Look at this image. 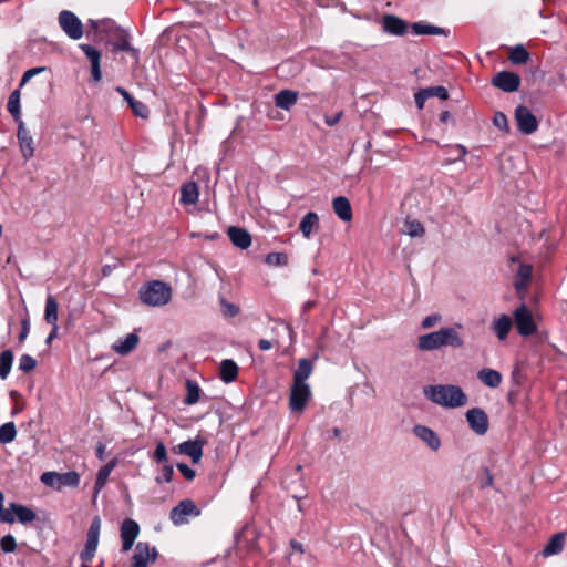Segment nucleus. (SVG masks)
I'll return each mask as SVG.
<instances>
[{
	"instance_id": "f257e3e1",
	"label": "nucleus",
	"mask_w": 567,
	"mask_h": 567,
	"mask_svg": "<svg viewBox=\"0 0 567 567\" xmlns=\"http://www.w3.org/2000/svg\"><path fill=\"white\" fill-rule=\"evenodd\" d=\"M462 328L461 323H456L453 327H444L437 331L420 336L417 348L421 351H434L443 347L463 348L464 340L460 334Z\"/></svg>"
},
{
	"instance_id": "f03ea898",
	"label": "nucleus",
	"mask_w": 567,
	"mask_h": 567,
	"mask_svg": "<svg viewBox=\"0 0 567 567\" xmlns=\"http://www.w3.org/2000/svg\"><path fill=\"white\" fill-rule=\"evenodd\" d=\"M423 393L431 402L443 408L456 409L467 403V395L454 384L426 385Z\"/></svg>"
},
{
	"instance_id": "7ed1b4c3",
	"label": "nucleus",
	"mask_w": 567,
	"mask_h": 567,
	"mask_svg": "<svg viewBox=\"0 0 567 567\" xmlns=\"http://www.w3.org/2000/svg\"><path fill=\"white\" fill-rule=\"evenodd\" d=\"M138 297L142 303L150 307H162L169 302L172 298V288L161 280H152L144 284L138 290Z\"/></svg>"
},
{
	"instance_id": "20e7f679",
	"label": "nucleus",
	"mask_w": 567,
	"mask_h": 567,
	"mask_svg": "<svg viewBox=\"0 0 567 567\" xmlns=\"http://www.w3.org/2000/svg\"><path fill=\"white\" fill-rule=\"evenodd\" d=\"M40 481L45 486L52 487L55 491H61L63 487H78L81 481V476L75 471H70L65 473L50 471L44 472L40 476Z\"/></svg>"
},
{
	"instance_id": "39448f33",
	"label": "nucleus",
	"mask_w": 567,
	"mask_h": 567,
	"mask_svg": "<svg viewBox=\"0 0 567 567\" xmlns=\"http://www.w3.org/2000/svg\"><path fill=\"white\" fill-rule=\"evenodd\" d=\"M513 318L517 332L522 337H529L537 331V324L533 318V313L525 305L515 309Z\"/></svg>"
},
{
	"instance_id": "423d86ee",
	"label": "nucleus",
	"mask_w": 567,
	"mask_h": 567,
	"mask_svg": "<svg viewBox=\"0 0 567 567\" xmlns=\"http://www.w3.org/2000/svg\"><path fill=\"white\" fill-rule=\"evenodd\" d=\"M59 25L63 32L72 40H79L83 35V24L81 20L69 10H62L58 17Z\"/></svg>"
},
{
	"instance_id": "0eeeda50",
	"label": "nucleus",
	"mask_w": 567,
	"mask_h": 567,
	"mask_svg": "<svg viewBox=\"0 0 567 567\" xmlns=\"http://www.w3.org/2000/svg\"><path fill=\"white\" fill-rule=\"evenodd\" d=\"M311 396V390L308 383L293 382L289 394V408L291 412L301 413L307 406Z\"/></svg>"
},
{
	"instance_id": "6e6552de",
	"label": "nucleus",
	"mask_w": 567,
	"mask_h": 567,
	"mask_svg": "<svg viewBox=\"0 0 567 567\" xmlns=\"http://www.w3.org/2000/svg\"><path fill=\"white\" fill-rule=\"evenodd\" d=\"M100 529L101 519L99 516H95L87 530L85 547L80 555V558L84 564L91 563L95 555L99 545Z\"/></svg>"
},
{
	"instance_id": "1a4fd4ad",
	"label": "nucleus",
	"mask_w": 567,
	"mask_h": 567,
	"mask_svg": "<svg viewBox=\"0 0 567 567\" xmlns=\"http://www.w3.org/2000/svg\"><path fill=\"white\" fill-rule=\"evenodd\" d=\"M514 116L518 131L522 134L530 135L538 130V120L527 106L518 105L515 109Z\"/></svg>"
},
{
	"instance_id": "9d476101",
	"label": "nucleus",
	"mask_w": 567,
	"mask_h": 567,
	"mask_svg": "<svg viewBox=\"0 0 567 567\" xmlns=\"http://www.w3.org/2000/svg\"><path fill=\"white\" fill-rule=\"evenodd\" d=\"M200 512L193 501L183 499L171 509L169 518L174 525L179 526L187 523V516H198Z\"/></svg>"
},
{
	"instance_id": "9b49d317",
	"label": "nucleus",
	"mask_w": 567,
	"mask_h": 567,
	"mask_svg": "<svg viewBox=\"0 0 567 567\" xmlns=\"http://www.w3.org/2000/svg\"><path fill=\"white\" fill-rule=\"evenodd\" d=\"M157 550L155 547H150L147 543L140 542L135 546L130 567H148L157 558Z\"/></svg>"
},
{
	"instance_id": "f8f14e48",
	"label": "nucleus",
	"mask_w": 567,
	"mask_h": 567,
	"mask_svg": "<svg viewBox=\"0 0 567 567\" xmlns=\"http://www.w3.org/2000/svg\"><path fill=\"white\" fill-rule=\"evenodd\" d=\"M470 429L477 435H484L488 431L489 421L486 412L481 408H472L465 414Z\"/></svg>"
},
{
	"instance_id": "ddd939ff",
	"label": "nucleus",
	"mask_w": 567,
	"mask_h": 567,
	"mask_svg": "<svg viewBox=\"0 0 567 567\" xmlns=\"http://www.w3.org/2000/svg\"><path fill=\"white\" fill-rule=\"evenodd\" d=\"M492 84L504 92L511 93L518 90L520 78L516 73L502 71L493 76Z\"/></svg>"
},
{
	"instance_id": "4468645a",
	"label": "nucleus",
	"mask_w": 567,
	"mask_h": 567,
	"mask_svg": "<svg viewBox=\"0 0 567 567\" xmlns=\"http://www.w3.org/2000/svg\"><path fill=\"white\" fill-rule=\"evenodd\" d=\"M140 533L138 524L131 519L126 518L123 520L121 525V539H122V550L128 551L132 549L134 542Z\"/></svg>"
},
{
	"instance_id": "2eb2a0df",
	"label": "nucleus",
	"mask_w": 567,
	"mask_h": 567,
	"mask_svg": "<svg viewBox=\"0 0 567 567\" xmlns=\"http://www.w3.org/2000/svg\"><path fill=\"white\" fill-rule=\"evenodd\" d=\"M17 137L22 157L24 161H29L34 155V142L23 121L18 124Z\"/></svg>"
},
{
	"instance_id": "dca6fc26",
	"label": "nucleus",
	"mask_w": 567,
	"mask_h": 567,
	"mask_svg": "<svg viewBox=\"0 0 567 567\" xmlns=\"http://www.w3.org/2000/svg\"><path fill=\"white\" fill-rule=\"evenodd\" d=\"M80 49L84 52L91 63V76L94 82H100L102 79L101 72V52L90 44L82 43Z\"/></svg>"
},
{
	"instance_id": "f3484780",
	"label": "nucleus",
	"mask_w": 567,
	"mask_h": 567,
	"mask_svg": "<svg viewBox=\"0 0 567 567\" xmlns=\"http://www.w3.org/2000/svg\"><path fill=\"white\" fill-rule=\"evenodd\" d=\"M413 434L426 444L432 451H437L441 447V439L436 432L425 425H415Z\"/></svg>"
},
{
	"instance_id": "a211bd4d",
	"label": "nucleus",
	"mask_w": 567,
	"mask_h": 567,
	"mask_svg": "<svg viewBox=\"0 0 567 567\" xmlns=\"http://www.w3.org/2000/svg\"><path fill=\"white\" fill-rule=\"evenodd\" d=\"M205 442L203 440L196 439V440H188L181 444H178V452L181 454L187 455L190 457L192 462L194 464H197L200 462L203 456V446Z\"/></svg>"
},
{
	"instance_id": "6ab92c4d",
	"label": "nucleus",
	"mask_w": 567,
	"mask_h": 567,
	"mask_svg": "<svg viewBox=\"0 0 567 567\" xmlns=\"http://www.w3.org/2000/svg\"><path fill=\"white\" fill-rule=\"evenodd\" d=\"M532 274H533V267L527 264H522L517 270V274L515 276L514 280V287L517 291V293L524 298L528 285L532 280Z\"/></svg>"
},
{
	"instance_id": "aec40b11",
	"label": "nucleus",
	"mask_w": 567,
	"mask_h": 567,
	"mask_svg": "<svg viewBox=\"0 0 567 567\" xmlns=\"http://www.w3.org/2000/svg\"><path fill=\"white\" fill-rule=\"evenodd\" d=\"M382 27L386 33L392 35H403L408 30V24L404 20L396 16L386 14L382 19Z\"/></svg>"
},
{
	"instance_id": "412c9836",
	"label": "nucleus",
	"mask_w": 567,
	"mask_h": 567,
	"mask_svg": "<svg viewBox=\"0 0 567 567\" xmlns=\"http://www.w3.org/2000/svg\"><path fill=\"white\" fill-rule=\"evenodd\" d=\"M140 338L136 333H128L112 344V350L121 355L131 353L138 344Z\"/></svg>"
},
{
	"instance_id": "4be33fe9",
	"label": "nucleus",
	"mask_w": 567,
	"mask_h": 567,
	"mask_svg": "<svg viewBox=\"0 0 567 567\" xmlns=\"http://www.w3.org/2000/svg\"><path fill=\"white\" fill-rule=\"evenodd\" d=\"M228 237L233 245L240 249H247L251 245L250 234L240 227L230 226L227 230Z\"/></svg>"
},
{
	"instance_id": "5701e85b",
	"label": "nucleus",
	"mask_w": 567,
	"mask_h": 567,
	"mask_svg": "<svg viewBox=\"0 0 567 567\" xmlns=\"http://www.w3.org/2000/svg\"><path fill=\"white\" fill-rule=\"evenodd\" d=\"M116 464H117L116 458H113L107 464H105L104 466H102L99 470V472L96 474L95 484H94V493H93L94 499L97 497L100 491L105 486V484L109 480V476L112 473V471L114 470V467L116 466Z\"/></svg>"
},
{
	"instance_id": "b1692460",
	"label": "nucleus",
	"mask_w": 567,
	"mask_h": 567,
	"mask_svg": "<svg viewBox=\"0 0 567 567\" xmlns=\"http://www.w3.org/2000/svg\"><path fill=\"white\" fill-rule=\"evenodd\" d=\"M512 327L513 320L507 315L499 316L492 323V330L501 341L507 338Z\"/></svg>"
},
{
	"instance_id": "393cba45",
	"label": "nucleus",
	"mask_w": 567,
	"mask_h": 567,
	"mask_svg": "<svg viewBox=\"0 0 567 567\" xmlns=\"http://www.w3.org/2000/svg\"><path fill=\"white\" fill-rule=\"evenodd\" d=\"M298 100V92L292 90H281L275 95V104L281 110L289 111Z\"/></svg>"
},
{
	"instance_id": "a878e982",
	"label": "nucleus",
	"mask_w": 567,
	"mask_h": 567,
	"mask_svg": "<svg viewBox=\"0 0 567 567\" xmlns=\"http://www.w3.org/2000/svg\"><path fill=\"white\" fill-rule=\"evenodd\" d=\"M334 214L342 221H350L352 219V208L350 202L344 196L336 197L332 202Z\"/></svg>"
},
{
	"instance_id": "bb28decb",
	"label": "nucleus",
	"mask_w": 567,
	"mask_h": 567,
	"mask_svg": "<svg viewBox=\"0 0 567 567\" xmlns=\"http://www.w3.org/2000/svg\"><path fill=\"white\" fill-rule=\"evenodd\" d=\"M318 228H319V217L313 212L307 213L302 217V219L299 224V229H300L302 236L307 239H309L311 237V235L313 234V231H316Z\"/></svg>"
},
{
	"instance_id": "cd10ccee",
	"label": "nucleus",
	"mask_w": 567,
	"mask_h": 567,
	"mask_svg": "<svg viewBox=\"0 0 567 567\" xmlns=\"http://www.w3.org/2000/svg\"><path fill=\"white\" fill-rule=\"evenodd\" d=\"M565 546V534L564 533H557L553 535L546 546L544 547L542 555L544 557H550L554 555H558L563 551Z\"/></svg>"
},
{
	"instance_id": "c85d7f7f",
	"label": "nucleus",
	"mask_w": 567,
	"mask_h": 567,
	"mask_svg": "<svg viewBox=\"0 0 567 567\" xmlns=\"http://www.w3.org/2000/svg\"><path fill=\"white\" fill-rule=\"evenodd\" d=\"M477 378L483 384L492 389L498 388L503 380V377L498 371L489 368L480 370Z\"/></svg>"
},
{
	"instance_id": "c756f323",
	"label": "nucleus",
	"mask_w": 567,
	"mask_h": 567,
	"mask_svg": "<svg viewBox=\"0 0 567 567\" xmlns=\"http://www.w3.org/2000/svg\"><path fill=\"white\" fill-rule=\"evenodd\" d=\"M199 197V189L195 182L184 183L181 187V203L185 205H194Z\"/></svg>"
},
{
	"instance_id": "7c9ffc66",
	"label": "nucleus",
	"mask_w": 567,
	"mask_h": 567,
	"mask_svg": "<svg viewBox=\"0 0 567 567\" xmlns=\"http://www.w3.org/2000/svg\"><path fill=\"white\" fill-rule=\"evenodd\" d=\"M313 370V362L309 359H300L298 368L293 372V382L307 383V379L311 375Z\"/></svg>"
},
{
	"instance_id": "2f4dec72",
	"label": "nucleus",
	"mask_w": 567,
	"mask_h": 567,
	"mask_svg": "<svg viewBox=\"0 0 567 567\" xmlns=\"http://www.w3.org/2000/svg\"><path fill=\"white\" fill-rule=\"evenodd\" d=\"M10 507L14 513V519L17 518L18 522L21 524L31 523L37 518L35 513L24 505L10 503Z\"/></svg>"
},
{
	"instance_id": "473e14b6",
	"label": "nucleus",
	"mask_w": 567,
	"mask_h": 567,
	"mask_svg": "<svg viewBox=\"0 0 567 567\" xmlns=\"http://www.w3.org/2000/svg\"><path fill=\"white\" fill-rule=\"evenodd\" d=\"M89 24L95 31H101L107 35H115L120 31V27L112 19L89 20Z\"/></svg>"
},
{
	"instance_id": "72a5a7b5",
	"label": "nucleus",
	"mask_w": 567,
	"mask_h": 567,
	"mask_svg": "<svg viewBox=\"0 0 567 567\" xmlns=\"http://www.w3.org/2000/svg\"><path fill=\"white\" fill-rule=\"evenodd\" d=\"M238 375V365L235 361L226 359L220 363V378L224 382L230 383Z\"/></svg>"
},
{
	"instance_id": "f704fd0d",
	"label": "nucleus",
	"mask_w": 567,
	"mask_h": 567,
	"mask_svg": "<svg viewBox=\"0 0 567 567\" xmlns=\"http://www.w3.org/2000/svg\"><path fill=\"white\" fill-rule=\"evenodd\" d=\"M20 89L14 90L13 92H11L7 104L8 112L12 115L17 124H19L20 121H22L20 110Z\"/></svg>"
},
{
	"instance_id": "c9c22d12",
	"label": "nucleus",
	"mask_w": 567,
	"mask_h": 567,
	"mask_svg": "<svg viewBox=\"0 0 567 567\" xmlns=\"http://www.w3.org/2000/svg\"><path fill=\"white\" fill-rule=\"evenodd\" d=\"M113 37L115 38L113 42V48L115 51H125L137 54V50L131 45L127 34L123 29H120V31Z\"/></svg>"
},
{
	"instance_id": "e433bc0d",
	"label": "nucleus",
	"mask_w": 567,
	"mask_h": 567,
	"mask_svg": "<svg viewBox=\"0 0 567 567\" xmlns=\"http://www.w3.org/2000/svg\"><path fill=\"white\" fill-rule=\"evenodd\" d=\"M411 28H412L413 33L416 34V35H425V34H429V35H441V34H445V30L443 28L431 25V24H425L423 22H414V23H412Z\"/></svg>"
},
{
	"instance_id": "4c0bfd02",
	"label": "nucleus",
	"mask_w": 567,
	"mask_h": 567,
	"mask_svg": "<svg viewBox=\"0 0 567 567\" xmlns=\"http://www.w3.org/2000/svg\"><path fill=\"white\" fill-rule=\"evenodd\" d=\"M58 309L59 305L55 298L49 295L45 299L44 320L49 324L58 323Z\"/></svg>"
},
{
	"instance_id": "58836bf2",
	"label": "nucleus",
	"mask_w": 567,
	"mask_h": 567,
	"mask_svg": "<svg viewBox=\"0 0 567 567\" xmlns=\"http://www.w3.org/2000/svg\"><path fill=\"white\" fill-rule=\"evenodd\" d=\"M13 363V352L4 350L0 353V379L6 380L11 371Z\"/></svg>"
},
{
	"instance_id": "ea45409f",
	"label": "nucleus",
	"mask_w": 567,
	"mask_h": 567,
	"mask_svg": "<svg viewBox=\"0 0 567 567\" xmlns=\"http://www.w3.org/2000/svg\"><path fill=\"white\" fill-rule=\"evenodd\" d=\"M508 59L513 64H525L529 60V53L523 45L518 44L509 51Z\"/></svg>"
},
{
	"instance_id": "a19ab883",
	"label": "nucleus",
	"mask_w": 567,
	"mask_h": 567,
	"mask_svg": "<svg viewBox=\"0 0 567 567\" xmlns=\"http://www.w3.org/2000/svg\"><path fill=\"white\" fill-rule=\"evenodd\" d=\"M403 233L410 237H422L425 234L423 225L416 219H406L404 221Z\"/></svg>"
},
{
	"instance_id": "79ce46f5",
	"label": "nucleus",
	"mask_w": 567,
	"mask_h": 567,
	"mask_svg": "<svg viewBox=\"0 0 567 567\" xmlns=\"http://www.w3.org/2000/svg\"><path fill=\"white\" fill-rule=\"evenodd\" d=\"M187 395L184 402L188 405H193L199 401L200 388L194 381L187 380L186 382Z\"/></svg>"
},
{
	"instance_id": "37998d69",
	"label": "nucleus",
	"mask_w": 567,
	"mask_h": 567,
	"mask_svg": "<svg viewBox=\"0 0 567 567\" xmlns=\"http://www.w3.org/2000/svg\"><path fill=\"white\" fill-rule=\"evenodd\" d=\"M17 435L16 425L13 422L4 423L0 426V443H11Z\"/></svg>"
},
{
	"instance_id": "c03bdc74",
	"label": "nucleus",
	"mask_w": 567,
	"mask_h": 567,
	"mask_svg": "<svg viewBox=\"0 0 567 567\" xmlns=\"http://www.w3.org/2000/svg\"><path fill=\"white\" fill-rule=\"evenodd\" d=\"M220 311L226 318H234L239 315L240 309L237 305L227 301L224 297L219 298Z\"/></svg>"
},
{
	"instance_id": "a18cd8bd",
	"label": "nucleus",
	"mask_w": 567,
	"mask_h": 567,
	"mask_svg": "<svg viewBox=\"0 0 567 567\" xmlns=\"http://www.w3.org/2000/svg\"><path fill=\"white\" fill-rule=\"evenodd\" d=\"M265 261L272 267L286 266L288 264V256L284 252H270L266 256Z\"/></svg>"
},
{
	"instance_id": "49530a36",
	"label": "nucleus",
	"mask_w": 567,
	"mask_h": 567,
	"mask_svg": "<svg viewBox=\"0 0 567 567\" xmlns=\"http://www.w3.org/2000/svg\"><path fill=\"white\" fill-rule=\"evenodd\" d=\"M37 367V360L29 355L22 354L19 359V370L23 372H30Z\"/></svg>"
},
{
	"instance_id": "de8ad7c7",
	"label": "nucleus",
	"mask_w": 567,
	"mask_h": 567,
	"mask_svg": "<svg viewBox=\"0 0 567 567\" xmlns=\"http://www.w3.org/2000/svg\"><path fill=\"white\" fill-rule=\"evenodd\" d=\"M128 105L136 116L142 118H146L148 116V109L143 102L134 99V101H132Z\"/></svg>"
},
{
	"instance_id": "09e8293b",
	"label": "nucleus",
	"mask_w": 567,
	"mask_h": 567,
	"mask_svg": "<svg viewBox=\"0 0 567 567\" xmlns=\"http://www.w3.org/2000/svg\"><path fill=\"white\" fill-rule=\"evenodd\" d=\"M0 547L4 553H12L16 550L17 543L12 535H6L0 540Z\"/></svg>"
},
{
	"instance_id": "8fccbe9b",
	"label": "nucleus",
	"mask_w": 567,
	"mask_h": 567,
	"mask_svg": "<svg viewBox=\"0 0 567 567\" xmlns=\"http://www.w3.org/2000/svg\"><path fill=\"white\" fill-rule=\"evenodd\" d=\"M493 123L501 131L508 132V121L504 113L496 112L493 117Z\"/></svg>"
},
{
	"instance_id": "3c124183",
	"label": "nucleus",
	"mask_w": 567,
	"mask_h": 567,
	"mask_svg": "<svg viewBox=\"0 0 567 567\" xmlns=\"http://www.w3.org/2000/svg\"><path fill=\"white\" fill-rule=\"evenodd\" d=\"M43 71H45L44 66L32 68L27 70L21 78L20 87L25 85L34 75L40 74Z\"/></svg>"
},
{
	"instance_id": "603ef678",
	"label": "nucleus",
	"mask_w": 567,
	"mask_h": 567,
	"mask_svg": "<svg viewBox=\"0 0 567 567\" xmlns=\"http://www.w3.org/2000/svg\"><path fill=\"white\" fill-rule=\"evenodd\" d=\"M174 475V468L172 465H164L162 468V475L155 478L156 483L171 482Z\"/></svg>"
},
{
	"instance_id": "864d4df0",
	"label": "nucleus",
	"mask_w": 567,
	"mask_h": 567,
	"mask_svg": "<svg viewBox=\"0 0 567 567\" xmlns=\"http://www.w3.org/2000/svg\"><path fill=\"white\" fill-rule=\"evenodd\" d=\"M154 460L157 463L165 462L167 460V452L166 447L163 442H158L156 444L155 451H154Z\"/></svg>"
},
{
	"instance_id": "5fc2aeb1",
	"label": "nucleus",
	"mask_w": 567,
	"mask_h": 567,
	"mask_svg": "<svg viewBox=\"0 0 567 567\" xmlns=\"http://www.w3.org/2000/svg\"><path fill=\"white\" fill-rule=\"evenodd\" d=\"M429 97H431V91H429V89L419 91L414 96L417 109L422 110Z\"/></svg>"
},
{
	"instance_id": "6e6d98bb",
	"label": "nucleus",
	"mask_w": 567,
	"mask_h": 567,
	"mask_svg": "<svg viewBox=\"0 0 567 567\" xmlns=\"http://www.w3.org/2000/svg\"><path fill=\"white\" fill-rule=\"evenodd\" d=\"M177 468L187 481H192L196 476L195 470L190 468L187 464L178 463Z\"/></svg>"
},
{
	"instance_id": "4d7b16f0",
	"label": "nucleus",
	"mask_w": 567,
	"mask_h": 567,
	"mask_svg": "<svg viewBox=\"0 0 567 567\" xmlns=\"http://www.w3.org/2000/svg\"><path fill=\"white\" fill-rule=\"evenodd\" d=\"M0 520L3 523L12 524L14 523V513L11 507L0 509Z\"/></svg>"
},
{
	"instance_id": "13d9d810",
	"label": "nucleus",
	"mask_w": 567,
	"mask_h": 567,
	"mask_svg": "<svg viewBox=\"0 0 567 567\" xmlns=\"http://www.w3.org/2000/svg\"><path fill=\"white\" fill-rule=\"evenodd\" d=\"M441 320L440 315H430L422 320V328L430 329Z\"/></svg>"
},
{
	"instance_id": "bf43d9fd",
	"label": "nucleus",
	"mask_w": 567,
	"mask_h": 567,
	"mask_svg": "<svg viewBox=\"0 0 567 567\" xmlns=\"http://www.w3.org/2000/svg\"><path fill=\"white\" fill-rule=\"evenodd\" d=\"M429 91H431V96H437L441 100L449 97L447 90L444 86L429 87Z\"/></svg>"
},
{
	"instance_id": "052dcab7",
	"label": "nucleus",
	"mask_w": 567,
	"mask_h": 567,
	"mask_svg": "<svg viewBox=\"0 0 567 567\" xmlns=\"http://www.w3.org/2000/svg\"><path fill=\"white\" fill-rule=\"evenodd\" d=\"M493 485V475L489 470H484V477L481 480L480 486L481 488H486Z\"/></svg>"
},
{
	"instance_id": "680f3d73",
	"label": "nucleus",
	"mask_w": 567,
	"mask_h": 567,
	"mask_svg": "<svg viewBox=\"0 0 567 567\" xmlns=\"http://www.w3.org/2000/svg\"><path fill=\"white\" fill-rule=\"evenodd\" d=\"M194 237H198V238H203L205 240H217L220 238V234L215 231V233H209V234H198V235H193Z\"/></svg>"
},
{
	"instance_id": "e2e57ef3",
	"label": "nucleus",
	"mask_w": 567,
	"mask_h": 567,
	"mask_svg": "<svg viewBox=\"0 0 567 567\" xmlns=\"http://www.w3.org/2000/svg\"><path fill=\"white\" fill-rule=\"evenodd\" d=\"M341 116H342V113H338L333 116H326V123L329 126H333L340 121Z\"/></svg>"
},
{
	"instance_id": "0e129e2a",
	"label": "nucleus",
	"mask_w": 567,
	"mask_h": 567,
	"mask_svg": "<svg viewBox=\"0 0 567 567\" xmlns=\"http://www.w3.org/2000/svg\"><path fill=\"white\" fill-rule=\"evenodd\" d=\"M258 347L262 351H268L272 348V342L266 339H260L258 342Z\"/></svg>"
},
{
	"instance_id": "69168bd1",
	"label": "nucleus",
	"mask_w": 567,
	"mask_h": 567,
	"mask_svg": "<svg viewBox=\"0 0 567 567\" xmlns=\"http://www.w3.org/2000/svg\"><path fill=\"white\" fill-rule=\"evenodd\" d=\"M50 326L52 327V330H51V332L49 333V336H48V338L45 340L47 343H50L56 337L58 330H59L58 323L50 324Z\"/></svg>"
},
{
	"instance_id": "338daca9",
	"label": "nucleus",
	"mask_w": 567,
	"mask_h": 567,
	"mask_svg": "<svg viewBox=\"0 0 567 567\" xmlns=\"http://www.w3.org/2000/svg\"><path fill=\"white\" fill-rule=\"evenodd\" d=\"M116 91L124 97L125 101L130 104L134 101V97L123 87H117Z\"/></svg>"
},
{
	"instance_id": "774afa93",
	"label": "nucleus",
	"mask_w": 567,
	"mask_h": 567,
	"mask_svg": "<svg viewBox=\"0 0 567 567\" xmlns=\"http://www.w3.org/2000/svg\"><path fill=\"white\" fill-rule=\"evenodd\" d=\"M28 333H29V326H28V322L24 321L22 331L20 332V336H19V341H23L27 338Z\"/></svg>"
}]
</instances>
